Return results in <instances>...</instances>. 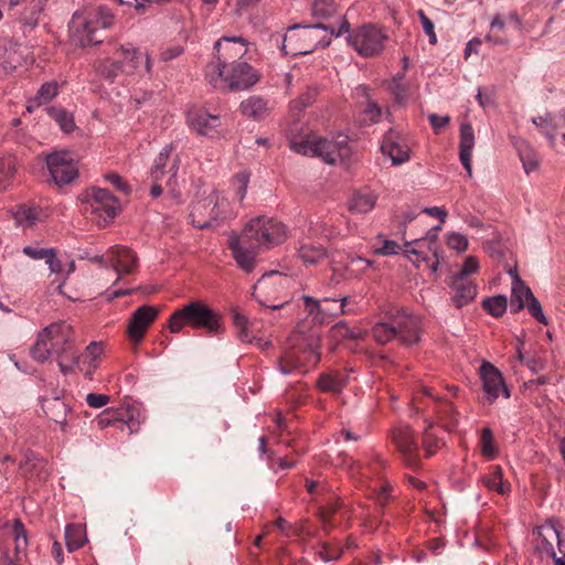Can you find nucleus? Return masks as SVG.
Wrapping results in <instances>:
<instances>
[{
  "instance_id": "nucleus-1",
  "label": "nucleus",
  "mask_w": 565,
  "mask_h": 565,
  "mask_svg": "<svg viewBox=\"0 0 565 565\" xmlns=\"http://www.w3.org/2000/svg\"><path fill=\"white\" fill-rule=\"evenodd\" d=\"M114 20V14L105 7L74 13L70 22L72 44L85 47L102 43L105 31L113 26Z\"/></svg>"
},
{
  "instance_id": "nucleus-2",
  "label": "nucleus",
  "mask_w": 565,
  "mask_h": 565,
  "mask_svg": "<svg viewBox=\"0 0 565 565\" xmlns=\"http://www.w3.org/2000/svg\"><path fill=\"white\" fill-rule=\"evenodd\" d=\"M350 23L343 20L339 30L335 32L333 28L318 23L313 25H294L290 26L284 36L281 50L285 54L305 55L311 53L318 45L328 46L330 39L323 41L320 31L329 32L331 35L340 36L349 32Z\"/></svg>"
},
{
  "instance_id": "nucleus-3",
  "label": "nucleus",
  "mask_w": 565,
  "mask_h": 565,
  "mask_svg": "<svg viewBox=\"0 0 565 565\" xmlns=\"http://www.w3.org/2000/svg\"><path fill=\"white\" fill-rule=\"evenodd\" d=\"M290 347L284 352L278 361L282 374H290L295 371L306 373L315 367L320 361V338L315 333L297 334L290 340Z\"/></svg>"
},
{
  "instance_id": "nucleus-4",
  "label": "nucleus",
  "mask_w": 565,
  "mask_h": 565,
  "mask_svg": "<svg viewBox=\"0 0 565 565\" xmlns=\"http://www.w3.org/2000/svg\"><path fill=\"white\" fill-rule=\"evenodd\" d=\"M75 335L66 321L53 322L38 334L36 341L30 349V354L38 362H45L52 354L61 355L74 352Z\"/></svg>"
},
{
  "instance_id": "nucleus-5",
  "label": "nucleus",
  "mask_w": 565,
  "mask_h": 565,
  "mask_svg": "<svg viewBox=\"0 0 565 565\" xmlns=\"http://www.w3.org/2000/svg\"><path fill=\"white\" fill-rule=\"evenodd\" d=\"M290 148L303 156L318 157L328 164L338 161H347L352 154L348 136L340 135L334 140H329L316 135L307 136L301 140H291Z\"/></svg>"
},
{
  "instance_id": "nucleus-6",
  "label": "nucleus",
  "mask_w": 565,
  "mask_h": 565,
  "mask_svg": "<svg viewBox=\"0 0 565 565\" xmlns=\"http://www.w3.org/2000/svg\"><path fill=\"white\" fill-rule=\"evenodd\" d=\"M185 326L204 329L210 334L221 330V316L202 301H192L175 310L169 319V329L177 333Z\"/></svg>"
},
{
  "instance_id": "nucleus-7",
  "label": "nucleus",
  "mask_w": 565,
  "mask_h": 565,
  "mask_svg": "<svg viewBox=\"0 0 565 565\" xmlns=\"http://www.w3.org/2000/svg\"><path fill=\"white\" fill-rule=\"evenodd\" d=\"M234 216V212L226 196L213 190L207 195L198 198L192 202L190 217L192 224L200 228H209L214 222L224 221Z\"/></svg>"
},
{
  "instance_id": "nucleus-8",
  "label": "nucleus",
  "mask_w": 565,
  "mask_h": 565,
  "mask_svg": "<svg viewBox=\"0 0 565 565\" xmlns=\"http://www.w3.org/2000/svg\"><path fill=\"white\" fill-rule=\"evenodd\" d=\"M206 79L216 88H228L230 90L246 89L255 85L258 76L254 68L246 62L228 66H206Z\"/></svg>"
},
{
  "instance_id": "nucleus-9",
  "label": "nucleus",
  "mask_w": 565,
  "mask_h": 565,
  "mask_svg": "<svg viewBox=\"0 0 565 565\" xmlns=\"http://www.w3.org/2000/svg\"><path fill=\"white\" fill-rule=\"evenodd\" d=\"M244 239L247 237L253 245L259 248H270L286 239L285 225L271 217L257 216L252 218L244 227Z\"/></svg>"
},
{
  "instance_id": "nucleus-10",
  "label": "nucleus",
  "mask_w": 565,
  "mask_h": 565,
  "mask_svg": "<svg viewBox=\"0 0 565 565\" xmlns=\"http://www.w3.org/2000/svg\"><path fill=\"white\" fill-rule=\"evenodd\" d=\"M173 150V145H167L154 159L150 171V179L156 183H166L169 198L173 204L182 202L181 192L177 189V174L179 171L180 159L178 156L173 158L170 164L169 159Z\"/></svg>"
},
{
  "instance_id": "nucleus-11",
  "label": "nucleus",
  "mask_w": 565,
  "mask_h": 565,
  "mask_svg": "<svg viewBox=\"0 0 565 565\" xmlns=\"http://www.w3.org/2000/svg\"><path fill=\"white\" fill-rule=\"evenodd\" d=\"M388 36L383 29L363 24L349 34L348 41L362 57H373L382 53Z\"/></svg>"
},
{
  "instance_id": "nucleus-12",
  "label": "nucleus",
  "mask_w": 565,
  "mask_h": 565,
  "mask_svg": "<svg viewBox=\"0 0 565 565\" xmlns=\"http://www.w3.org/2000/svg\"><path fill=\"white\" fill-rule=\"evenodd\" d=\"M84 213L89 214L99 226H105L118 210L117 199L106 189H92L85 194Z\"/></svg>"
},
{
  "instance_id": "nucleus-13",
  "label": "nucleus",
  "mask_w": 565,
  "mask_h": 565,
  "mask_svg": "<svg viewBox=\"0 0 565 565\" xmlns=\"http://www.w3.org/2000/svg\"><path fill=\"white\" fill-rule=\"evenodd\" d=\"M513 282L510 299V309L512 313H518L525 307L530 315L543 324H547L548 321L544 316L540 301L535 298L532 290L525 282L520 278L516 270L509 271Z\"/></svg>"
},
{
  "instance_id": "nucleus-14",
  "label": "nucleus",
  "mask_w": 565,
  "mask_h": 565,
  "mask_svg": "<svg viewBox=\"0 0 565 565\" xmlns=\"http://www.w3.org/2000/svg\"><path fill=\"white\" fill-rule=\"evenodd\" d=\"M216 62L207 66H228L242 62L247 53V42L242 36H222L214 45Z\"/></svg>"
},
{
  "instance_id": "nucleus-15",
  "label": "nucleus",
  "mask_w": 565,
  "mask_h": 565,
  "mask_svg": "<svg viewBox=\"0 0 565 565\" xmlns=\"http://www.w3.org/2000/svg\"><path fill=\"white\" fill-rule=\"evenodd\" d=\"M289 284V278L286 275H282L279 271H269L264 274L256 285L254 286L253 296L256 300L264 307H267L271 310H277L282 308L287 301H282L279 303H269L266 299L267 296L275 295L279 290L287 287Z\"/></svg>"
},
{
  "instance_id": "nucleus-16",
  "label": "nucleus",
  "mask_w": 565,
  "mask_h": 565,
  "mask_svg": "<svg viewBox=\"0 0 565 565\" xmlns=\"http://www.w3.org/2000/svg\"><path fill=\"white\" fill-rule=\"evenodd\" d=\"M46 164L53 181L58 185L67 184L77 177L78 170L70 151L49 154Z\"/></svg>"
},
{
  "instance_id": "nucleus-17",
  "label": "nucleus",
  "mask_w": 565,
  "mask_h": 565,
  "mask_svg": "<svg viewBox=\"0 0 565 565\" xmlns=\"http://www.w3.org/2000/svg\"><path fill=\"white\" fill-rule=\"evenodd\" d=\"M391 438L406 466L416 469L419 466V454L413 429L407 425H398L392 430Z\"/></svg>"
},
{
  "instance_id": "nucleus-18",
  "label": "nucleus",
  "mask_w": 565,
  "mask_h": 565,
  "mask_svg": "<svg viewBox=\"0 0 565 565\" xmlns=\"http://www.w3.org/2000/svg\"><path fill=\"white\" fill-rule=\"evenodd\" d=\"M140 413L136 408L107 409L97 417V425L104 429L109 426H116L124 430L128 428L130 434L137 433L140 428Z\"/></svg>"
},
{
  "instance_id": "nucleus-19",
  "label": "nucleus",
  "mask_w": 565,
  "mask_h": 565,
  "mask_svg": "<svg viewBox=\"0 0 565 565\" xmlns=\"http://www.w3.org/2000/svg\"><path fill=\"white\" fill-rule=\"evenodd\" d=\"M396 340L403 345L416 344L420 339L422 319L404 310L393 315Z\"/></svg>"
},
{
  "instance_id": "nucleus-20",
  "label": "nucleus",
  "mask_w": 565,
  "mask_h": 565,
  "mask_svg": "<svg viewBox=\"0 0 565 565\" xmlns=\"http://www.w3.org/2000/svg\"><path fill=\"white\" fill-rule=\"evenodd\" d=\"M228 247L232 250L233 257L241 269L246 273L254 270L256 265L257 249L256 245H253L249 238L244 239V233L241 235H233L228 239Z\"/></svg>"
},
{
  "instance_id": "nucleus-21",
  "label": "nucleus",
  "mask_w": 565,
  "mask_h": 565,
  "mask_svg": "<svg viewBox=\"0 0 565 565\" xmlns=\"http://www.w3.org/2000/svg\"><path fill=\"white\" fill-rule=\"evenodd\" d=\"M482 388L487 399L492 404L502 393L505 398L510 397V390L507 387L502 373L491 363L483 362L480 366Z\"/></svg>"
},
{
  "instance_id": "nucleus-22",
  "label": "nucleus",
  "mask_w": 565,
  "mask_h": 565,
  "mask_svg": "<svg viewBox=\"0 0 565 565\" xmlns=\"http://www.w3.org/2000/svg\"><path fill=\"white\" fill-rule=\"evenodd\" d=\"M188 124L199 135L213 137L221 126V117L210 114L205 108L192 107L188 110Z\"/></svg>"
},
{
  "instance_id": "nucleus-23",
  "label": "nucleus",
  "mask_w": 565,
  "mask_h": 565,
  "mask_svg": "<svg viewBox=\"0 0 565 565\" xmlns=\"http://www.w3.org/2000/svg\"><path fill=\"white\" fill-rule=\"evenodd\" d=\"M382 152L390 157L394 166L402 164L409 159L411 149L405 139L395 130H388L382 141Z\"/></svg>"
},
{
  "instance_id": "nucleus-24",
  "label": "nucleus",
  "mask_w": 565,
  "mask_h": 565,
  "mask_svg": "<svg viewBox=\"0 0 565 565\" xmlns=\"http://www.w3.org/2000/svg\"><path fill=\"white\" fill-rule=\"evenodd\" d=\"M159 310L153 306H141L135 310L128 326V334L135 342H139L147 329L154 321Z\"/></svg>"
},
{
  "instance_id": "nucleus-25",
  "label": "nucleus",
  "mask_w": 565,
  "mask_h": 565,
  "mask_svg": "<svg viewBox=\"0 0 565 565\" xmlns=\"http://www.w3.org/2000/svg\"><path fill=\"white\" fill-rule=\"evenodd\" d=\"M110 267L118 275L116 282L122 275H130L135 271L138 257L136 253L127 247L116 246L109 249Z\"/></svg>"
},
{
  "instance_id": "nucleus-26",
  "label": "nucleus",
  "mask_w": 565,
  "mask_h": 565,
  "mask_svg": "<svg viewBox=\"0 0 565 565\" xmlns=\"http://www.w3.org/2000/svg\"><path fill=\"white\" fill-rule=\"evenodd\" d=\"M114 55L117 58H121V61L124 62L125 74L134 73L142 62L145 63L146 72H151L150 56L147 53L134 47L132 45L119 47L114 52Z\"/></svg>"
},
{
  "instance_id": "nucleus-27",
  "label": "nucleus",
  "mask_w": 565,
  "mask_h": 565,
  "mask_svg": "<svg viewBox=\"0 0 565 565\" xmlns=\"http://www.w3.org/2000/svg\"><path fill=\"white\" fill-rule=\"evenodd\" d=\"M440 230H441V226L437 225V226L430 228L426 233L425 237L416 238L412 242H406L405 243V246H406L405 253L407 254V256L414 255V256H416L417 260H426L427 255H426L425 249L427 248L430 252H433L434 257H437L436 242H437V237H438L437 233Z\"/></svg>"
},
{
  "instance_id": "nucleus-28",
  "label": "nucleus",
  "mask_w": 565,
  "mask_h": 565,
  "mask_svg": "<svg viewBox=\"0 0 565 565\" xmlns=\"http://www.w3.org/2000/svg\"><path fill=\"white\" fill-rule=\"evenodd\" d=\"M449 287L452 290L451 301L458 309L470 303L477 296V285L471 279L451 277Z\"/></svg>"
},
{
  "instance_id": "nucleus-29",
  "label": "nucleus",
  "mask_w": 565,
  "mask_h": 565,
  "mask_svg": "<svg viewBox=\"0 0 565 565\" xmlns=\"http://www.w3.org/2000/svg\"><path fill=\"white\" fill-rule=\"evenodd\" d=\"M459 159L461 164L467 171L469 178L472 177L471 156L475 147V132L470 124L463 122L460 125L459 136Z\"/></svg>"
},
{
  "instance_id": "nucleus-30",
  "label": "nucleus",
  "mask_w": 565,
  "mask_h": 565,
  "mask_svg": "<svg viewBox=\"0 0 565 565\" xmlns=\"http://www.w3.org/2000/svg\"><path fill=\"white\" fill-rule=\"evenodd\" d=\"M42 408L51 420L60 425L63 431L66 430V417L70 406L61 396L44 397L42 399Z\"/></svg>"
},
{
  "instance_id": "nucleus-31",
  "label": "nucleus",
  "mask_w": 565,
  "mask_h": 565,
  "mask_svg": "<svg viewBox=\"0 0 565 565\" xmlns=\"http://www.w3.org/2000/svg\"><path fill=\"white\" fill-rule=\"evenodd\" d=\"M22 64V54L17 43L0 39V73L9 74Z\"/></svg>"
},
{
  "instance_id": "nucleus-32",
  "label": "nucleus",
  "mask_w": 565,
  "mask_h": 565,
  "mask_svg": "<svg viewBox=\"0 0 565 565\" xmlns=\"http://www.w3.org/2000/svg\"><path fill=\"white\" fill-rule=\"evenodd\" d=\"M534 534L536 537V550L541 554H545L551 557H555L554 543L559 544V533L556 527L546 523L541 526H537L534 530Z\"/></svg>"
},
{
  "instance_id": "nucleus-33",
  "label": "nucleus",
  "mask_w": 565,
  "mask_h": 565,
  "mask_svg": "<svg viewBox=\"0 0 565 565\" xmlns=\"http://www.w3.org/2000/svg\"><path fill=\"white\" fill-rule=\"evenodd\" d=\"M305 310L312 319L319 323H323L327 318L331 317V309H328L323 305L337 303V299L323 298L317 299L311 296H302Z\"/></svg>"
},
{
  "instance_id": "nucleus-34",
  "label": "nucleus",
  "mask_w": 565,
  "mask_h": 565,
  "mask_svg": "<svg viewBox=\"0 0 565 565\" xmlns=\"http://www.w3.org/2000/svg\"><path fill=\"white\" fill-rule=\"evenodd\" d=\"M97 75L113 83L124 72V62L115 55L97 61L94 65Z\"/></svg>"
},
{
  "instance_id": "nucleus-35",
  "label": "nucleus",
  "mask_w": 565,
  "mask_h": 565,
  "mask_svg": "<svg viewBox=\"0 0 565 565\" xmlns=\"http://www.w3.org/2000/svg\"><path fill=\"white\" fill-rule=\"evenodd\" d=\"M234 323L237 328L238 338L248 343H255L262 350H266L271 345L269 340H264L260 337L250 335L254 330V324H249L246 317L239 313L234 316Z\"/></svg>"
},
{
  "instance_id": "nucleus-36",
  "label": "nucleus",
  "mask_w": 565,
  "mask_h": 565,
  "mask_svg": "<svg viewBox=\"0 0 565 565\" xmlns=\"http://www.w3.org/2000/svg\"><path fill=\"white\" fill-rule=\"evenodd\" d=\"M241 111L245 117L260 120L268 115V103L262 97L250 96L241 103Z\"/></svg>"
},
{
  "instance_id": "nucleus-37",
  "label": "nucleus",
  "mask_w": 565,
  "mask_h": 565,
  "mask_svg": "<svg viewBox=\"0 0 565 565\" xmlns=\"http://www.w3.org/2000/svg\"><path fill=\"white\" fill-rule=\"evenodd\" d=\"M42 210L34 204H22L13 214L15 223L20 226L30 227L41 218Z\"/></svg>"
},
{
  "instance_id": "nucleus-38",
  "label": "nucleus",
  "mask_w": 565,
  "mask_h": 565,
  "mask_svg": "<svg viewBox=\"0 0 565 565\" xmlns=\"http://www.w3.org/2000/svg\"><path fill=\"white\" fill-rule=\"evenodd\" d=\"M376 202V196L371 192H355L349 201V210L356 213L370 212Z\"/></svg>"
},
{
  "instance_id": "nucleus-39",
  "label": "nucleus",
  "mask_w": 565,
  "mask_h": 565,
  "mask_svg": "<svg viewBox=\"0 0 565 565\" xmlns=\"http://www.w3.org/2000/svg\"><path fill=\"white\" fill-rule=\"evenodd\" d=\"M17 171V159L12 154L0 158V192L6 191Z\"/></svg>"
},
{
  "instance_id": "nucleus-40",
  "label": "nucleus",
  "mask_w": 565,
  "mask_h": 565,
  "mask_svg": "<svg viewBox=\"0 0 565 565\" xmlns=\"http://www.w3.org/2000/svg\"><path fill=\"white\" fill-rule=\"evenodd\" d=\"M298 256L305 264L315 265L327 256V252L321 245L306 243L300 245Z\"/></svg>"
},
{
  "instance_id": "nucleus-41",
  "label": "nucleus",
  "mask_w": 565,
  "mask_h": 565,
  "mask_svg": "<svg viewBox=\"0 0 565 565\" xmlns=\"http://www.w3.org/2000/svg\"><path fill=\"white\" fill-rule=\"evenodd\" d=\"M372 335L379 344H386L396 340V333L393 326V315L387 321L377 322L372 328Z\"/></svg>"
},
{
  "instance_id": "nucleus-42",
  "label": "nucleus",
  "mask_w": 565,
  "mask_h": 565,
  "mask_svg": "<svg viewBox=\"0 0 565 565\" xmlns=\"http://www.w3.org/2000/svg\"><path fill=\"white\" fill-rule=\"evenodd\" d=\"M65 541L70 552L83 547L86 542L84 529L78 524H68L65 529Z\"/></svg>"
},
{
  "instance_id": "nucleus-43",
  "label": "nucleus",
  "mask_w": 565,
  "mask_h": 565,
  "mask_svg": "<svg viewBox=\"0 0 565 565\" xmlns=\"http://www.w3.org/2000/svg\"><path fill=\"white\" fill-rule=\"evenodd\" d=\"M46 111L65 134H70L75 129L73 115L64 108L49 107Z\"/></svg>"
},
{
  "instance_id": "nucleus-44",
  "label": "nucleus",
  "mask_w": 565,
  "mask_h": 565,
  "mask_svg": "<svg viewBox=\"0 0 565 565\" xmlns=\"http://www.w3.org/2000/svg\"><path fill=\"white\" fill-rule=\"evenodd\" d=\"M12 536L14 540V554L17 559H20L21 555L25 554L28 547V536L24 524L19 519L13 521Z\"/></svg>"
},
{
  "instance_id": "nucleus-45",
  "label": "nucleus",
  "mask_w": 565,
  "mask_h": 565,
  "mask_svg": "<svg viewBox=\"0 0 565 565\" xmlns=\"http://www.w3.org/2000/svg\"><path fill=\"white\" fill-rule=\"evenodd\" d=\"M508 307V298L503 295L489 297L482 300V308L491 316L499 318L505 311Z\"/></svg>"
},
{
  "instance_id": "nucleus-46",
  "label": "nucleus",
  "mask_w": 565,
  "mask_h": 565,
  "mask_svg": "<svg viewBox=\"0 0 565 565\" xmlns=\"http://www.w3.org/2000/svg\"><path fill=\"white\" fill-rule=\"evenodd\" d=\"M482 483L492 491H495L500 494H504L507 492V488L503 482V473L500 466H494L491 473L482 477Z\"/></svg>"
},
{
  "instance_id": "nucleus-47",
  "label": "nucleus",
  "mask_w": 565,
  "mask_h": 565,
  "mask_svg": "<svg viewBox=\"0 0 565 565\" xmlns=\"http://www.w3.org/2000/svg\"><path fill=\"white\" fill-rule=\"evenodd\" d=\"M345 270L351 273L353 278L362 275L369 267L372 266V260L365 259L361 256L348 255L345 258Z\"/></svg>"
},
{
  "instance_id": "nucleus-48",
  "label": "nucleus",
  "mask_w": 565,
  "mask_h": 565,
  "mask_svg": "<svg viewBox=\"0 0 565 565\" xmlns=\"http://www.w3.org/2000/svg\"><path fill=\"white\" fill-rule=\"evenodd\" d=\"M45 461L34 455L26 456L25 460L21 462L20 468L24 473H33L38 471V476L42 479L46 478L47 471L45 470Z\"/></svg>"
},
{
  "instance_id": "nucleus-49",
  "label": "nucleus",
  "mask_w": 565,
  "mask_h": 565,
  "mask_svg": "<svg viewBox=\"0 0 565 565\" xmlns=\"http://www.w3.org/2000/svg\"><path fill=\"white\" fill-rule=\"evenodd\" d=\"M330 269L332 271L331 282H333L334 285L340 284L342 280L353 278L351 276V273L345 270V260L344 257L342 256H339V258L332 257L330 263Z\"/></svg>"
},
{
  "instance_id": "nucleus-50",
  "label": "nucleus",
  "mask_w": 565,
  "mask_h": 565,
  "mask_svg": "<svg viewBox=\"0 0 565 565\" xmlns=\"http://www.w3.org/2000/svg\"><path fill=\"white\" fill-rule=\"evenodd\" d=\"M57 95V84L54 82L44 83L38 92V95L30 102L28 110L31 111L33 103L39 106L41 103H47Z\"/></svg>"
},
{
  "instance_id": "nucleus-51",
  "label": "nucleus",
  "mask_w": 565,
  "mask_h": 565,
  "mask_svg": "<svg viewBox=\"0 0 565 565\" xmlns=\"http://www.w3.org/2000/svg\"><path fill=\"white\" fill-rule=\"evenodd\" d=\"M318 386L323 392L338 393L344 383L339 374H323L318 380Z\"/></svg>"
},
{
  "instance_id": "nucleus-52",
  "label": "nucleus",
  "mask_w": 565,
  "mask_h": 565,
  "mask_svg": "<svg viewBox=\"0 0 565 565\" xmlns=\"http://www.w3.org/2000/svg\"><path fill=\"white\" fill-rule=\"evenodd\" d=\"M481 454L488 459H493L497 456V447L494 445L493 434L489 427H484L480 436Z\"/></svg>"
},
{
  "instance_id": "nucleus-53",
  "label": "nucleus",
  "mask_w": 565,
  "mask_h": 565,
  "mask_svg": "<svg viewBox=\"0 0 565 565\" xmlns=\"http://www.w3.org/2000/svg\"><path fill=\"white\" fill-rule=\"evenodd\" d=\"M337 12L334 0H313L312 14L316 18L326 19Z\"/></svg>"
},
{
  "instance_id": "nucleus-54",
  "label": "nucleus",
  "mask_w": 565,
  "mask_h": 565,
  "mask_svg": "<svg viewBox=\"0 0 565 565\" xmlns=\"http://www.w3.org/2000/svg\"><path fill=\"white\" fill-rule=\"evenodd\" d=\"M70 359L72 362L77 364V369L84 373V375L88 379H92L93 373L98 367V364L96 361H92L90 359L84 360V353L76 354V352L70 353Z\"/></svg>"
},
{
  "instance_id": "nucleus-55",
  "label": "nucleus",
  "mask_w": 565,
  "mask_h": 565,
  "mask_svg": "<svg viewBox=\"0 0 565 565\" xmlns=\"http://www.w3.org/2000/svg\"><path fill=\"white\" fill-rule=\"evenodd\" d=\"M431 425L426 427L423 436V448L427 456L435 454L436 449L441 447L443 441L430 430Z\"/></svg>"
},
{
  "instance_id": "nucleus-56",
  "label": "nucleus",
  "mask_w": 565,
  "mask_h": 565,
  "mask_svg": "<svg viewBox=\"0 0 565 565\" xmlns=\"http://www.w3.org/2000/svg\"><path fill=\"white\" fill-rule=\"evenodd\" d=\"M520 159L522 161L524 171L529 174L539 168V160L535 153L530 149L520 151Z\"/></svg>"
},
{
  "instance_id": "nucleus-57",
  "label": "nucleus",
  "mask_w": 565,
  "mask_h": 565,
  "mask_svg": "<svg viewBox=\"0 0 565 565\" xmlns=\"http://www.w3.org/2000/svg\"><path fill=\"white\" fill-rule=\"evenodd\" d=\"M479 268V263L476 257L469 256L466 258L461 269L455 274L452 277L455 278H466L470 279L469 276L475 274Z\"/></svg>"
},
{
  "instance_id": "nucleus-58",
  "label": "nucleus",
  "mask_w": 565,
  "mask_h": 565,
  "mask_svg": "<svg viewBox=\"0 0 565 565\" xmlns=\"http://www.w3.org/2000/svg\"><path fill=\"white\" fill-rule=\"evenodd\" d=\"M41 10H42V8L40 6V1L33 0L30 14L21 15V18H20L21 23L24 26H29V28L33 29L34 26L38 25V18H39Z\"/></svg>"
},
{
  "instance_id": "nucleus-59",
  "label": "nucleus",
  "mask_w": 565,
  "mask_h": 565,
  "mask_svg": "<svg viewBox=\"0 0 565 565\" xmlns=\"http://www.w3.org/2000/svg\"><path fill=\"white\" fill-rule=\"evenodd\" d=\"M447 244L457 252H465L468 247V239L459 233H450L447 237Z\"/></svg>"
},
{
  "instance_id": "nucleus-60",
  "label": "nucleus",
  "mask_w": 565,
  "mask_h": 565,
  "mask_svg": "<svg viewBox=\"0 0 565 565\" xmlns=\"http://www.w3.org/2000/svg\"><path fill=\"white\" fill-rule=\"evenodd\" d=\"M234 181L237 184L236 198L238 201H243L246 195L249 177L246 173H238L235 175Z\"/></svg>"
},
{
  "instance_id": "nucleus-61",
  "label": "nucleus",
  "mask_w": 565,
  "mask_h": 565,
  "mask_svg": "<svg viewBox=\"0 0 565 565\" xmlns=\"http://www.w3.org/2000/svg\"><path fill=\"white\" fill-rule=\"evenodd\" d=\"M52 248H42L38 246H25L23 253L32 259H46Z\"/></svg>"
},
{
  "instance_id": "nucleus-62",
  "label": "nucleus",
  "mask_w": 565,
  "mask_h": 565,
  "mask_svg": "<svg viewBox=\"0 0 565 565\" xmlns=\"http://www.w3.org/2000/svg\"><path fill=\"white\" fill-rule=\"evenodd\" d=\"M103 351L102 342H90L84 351V360L86 361L87 359H90V362L93 360L97 362Z\"/></svg>"
},
{
  "instance_id": "nucleus-63",
  "label": "nucleus",
  "mask_w": 565,
  "mask_h": 565,
  "mask_svg": "<svg viewBox=\"0 0 565 565\" xmlns=\"http://www.w3.org/2000/svg\"><path fill=\"white\" fill-rule=\"evenodd\" d=\"M55 356L57 359V364H58L60 371L63 374H65V375L70 374L75 370V367H77V364L71 361L70 353L55 355Z\"/></svg>"
},
{
  "instance_id": "nucleus-64",
  "label": "nucleus",
  "mask_w": 565,
  "mask_h": 565,
  "mask_svg": "<svg viewBox=\"0 0 565 565\" xmlns=\"http://www.w3.org/2000/svg\"><path fill=\"white\" fill-rule=\"evenodd\" d=\"M105 179L115 186L116 190L128 194L130 192L129 185L122 180V178L117 173H108L105 175Z\"/></svg>"
}]
</instances>
